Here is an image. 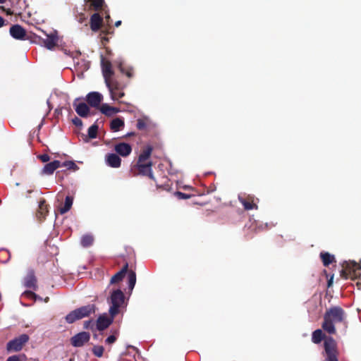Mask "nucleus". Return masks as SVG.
<instances>
[{
	"label": "nucleus",
	"instance_id": "nucleus-1",
	"mask_svg": "<svg viewBox=\"0 0 361 361\" xmlns=\"http://www.w3.org/2000/svg\"><path fill=\"white\" fill-rule=\"evenodd\" d=\"M337 324H341L345 329L347 328V315L341 307L333 306L325 312L322 328L329 334H335L336 333L335 325Z\"/></svg>",
	"mask_w": 361,
	"mask_h": 361
},
{
	"label": "nucleus",
	"instance_id": "nucleus-2",
	"mask_svg": "<svg viewBox=\"0 0 361 361\" xmlns=\"http://www.w3.org/2000/svg\"><path fill=\"white\" fill-rule=\"evenodd\" d=\"M324 339L323 361H338L339 352L336 341L331 336L326 337L322 329H317L312 332V341L318 344Z\"/></svg>",
	"mask_w": 361,
	"mask_h": 361
},
{
	"label": "nucleus",
	"instance_id": "nucleus-3",
	"mask_svg": "<svg viewBox=\"0 0 361 361\" xmlns=\"http://www.w3.org/2000/svg\"><path fill=\"white\" fill-rule=\"evenodd\" d=\"M125 302V295L120 290H114L112 291L110 298L108 299V302L110 305L109 314L112 317H116L120 313V308L123 306Z\"/></svg>",
	"mask_w": 361,
	"mask_h": 361
},
{
	"label": "nucleus",
	"instance_id": "nucleus-4",
	"mask_svg": "<svg viewBox=\"0 0 361 361\" xmlns=\"http://www.w3.org/2000/svg\"><path fill=\"white\" fill-rule=\"evenodd\" d=\"M94 312V305H87L75 309L68 313L65 319L67 323L72 324L77 320L81 319L84 317H89L91 314Z\"/></svg>",
	"mask_w": 361,
	"mask_h": 361
},
{
	"label": "nucleus",
	"instance_id": "nucleus-5",
	"mask_svg": "<svg viewBox=\"0 0 361 361\" xmlns=\"http://www.w3.org/2000/svg\"><path fill=\"white\" fill-rule=\"evenodd\" d=\"M361 267L354 261L344 262L342 264V269L340 275L342 278L347 279H355L360 276Z\"/></svg>",
	"mask_w": 361,
	"mask_h": 361
},
{
	"label": "nucleus",
	"instance_id": "nucleus-6",
	"mask_svg": "<svg viewBox=\"0 0 361 361\" xmlns=\"http://www.w3.org/2000/svg\"><path fill=\"white\" fill-rule=\"evenodd\" d=\"M152 163L147 161L145 163H136L130 169L133 176L139 175L149 177L151 180H155V178L152 173Z\"/></svg>",
	"mask_w": 361,
	"mask_h": 361
},
{
	"label": "nucleus",
	"instance_id": "nucleus-7",
	"mask_svg": "<svg viewBox=\"0 0 361 361\" xmlns=\"http://www.w3.org/2000/svg\"><path fill=\"white\" fill-rule=\"evenodd\" d=\"M28 341V335L25 334H21L7 343V350L14 352L20 351Z\"/></svg>",
	"mask_w": 361,
	"mask_h": 361
},
{
	"label": "nucleus",
	"instance_id": "nucleus-8",
	"mask_svg": "<svg viewBox=\"0 0 361 361\" xmlns=\"http://www.w3.org/2000/svg\"><path fill=\"white\" fill-rule=\"evenodd\" d=\"M101 65L106 85L109 86V82L113 81L111 78L114 75V72L112 70L111 63L109 61H106L103 57H102Z\"/></svg>",
	"mask_w": 361,
	"mask_h": 361
},
{
	"label": "nucleus",
	"instance_id": "nucleus-9",
	"mask_svg": "<svg viewBox=\"0 0 361 361\" xmlns=\"http://www.w3.org/2000/svg\"><path fill=\"white\" fill-rule=\"evenodd\" d=\"M90 334L88 332L82 331L77 334L71 339L72 345L74 347H82L90 341Z\"/></svg>",
	"mask_w": 361,
	"mask_h": 361
},
{
	"label": "nucleus",
	"instance_id": "nucleus-10",
	"mask_svg": "<svg viewBox=\"0 0 361 361\" xmlns=\"http://www.w3.org/2000/svg\"><path fill=\"white\" fill-rule=\"evenodd\" d=\"M107 87L109 88L111 97L114 100H118L125 95V93L120 87V85L116 80L110 82L109 86H107Z\"/></svg>",
	"mask_w": 361,
	"mask_h": 361
},
{
	"label": "nucleus",
	"instance_id": "nucleus-11",
	"mask_svg": "<svg viewBox=\"0 0 361 361\" xmlns=\"http://www.w3.org/2000/svg\"><path fill=\"white\" fill-rule=\"evenodd\" d=\"M49 213V205L44 199H42L39 202L38 209L36 212V218L39 222H42L45 220L46 216Z\"/></svg>",
	"mask_w": 361,
	"mask_h": 361
},
{
	"label": "nucleus",
	"instance_id": "nucleus-12",
	"mask_svg": "<svg viewBox=\"0 0 361 361\" xmlns=\"http://www.w3.org/2000/svg\"><path fill=\"white\" fill-rule=\"evenodd\" d=\"M10 35L12 37L18 40H24L26 37L25 30L20 25H13L10 27Z\"/></svg>",
	"mask_w": 361,
	"mask_h": 361
},
{
	"label": "nucleus",
	"instance_id": "nucleus-13",
	"mask_svg": "<svg viewBox=\"0 0 361 361\" xmlns=\"http://www.w3.org/2000/svg\"><path fill=\"white\" fill-rule=\"evenodd\" d=\"M103 99V96L98 92H92L87 94L86 100L88 104L92 107L97 108Z\"/></svg>",
	"mask_w": 361,
	"mask_h": 361
},
{
	"label": "nucleus",
	"instance_id": "nucleus-14",
	"mask_svg": "<svg viewBox=\"0 0 361 361\" xmlns=\"http://www.w3.org/2000/svg\"><path fill=\"white\" fill-rule=\"evenodd\" d=\"M240 202L243 204L245 210L257 209L258 207L255 202V198L254 196L247 195L246 197H238Z\"/></svg>",
	"mask_w": 361,
	"mask_h": 361
},
{
	"label": "nucleus",
	"instance_id": "nucleus-15",
	"mask_svg": "<svg viewBox=\"0 0 361 361\" xmlns=\"http://www.w3.org/2000/svg\"><path fill=\"white\" fill-rule=\"evenodd\" d=\"M87 5L88 10H93L96 12L105 11L107 7L104 0H84Z\"/></svg>",
	"mask_w": 361,
	"mask_h": 361
},
{
	"label": "nucleus",
	"instance_id": "nucleus-16",
	"mask_svg": "<svg viewBox=\"0 0 361 361\" xmlns=\"http://www.w3.org/2000/svg\"><path fill=\"white\" fill-rule=\"evenodd\" d=\"M115 317H107L106 315H101L97 320V329L99 331H103L108 328L114 322Z\"/></svg>",
	"mask_w": 361,
	"mask_h": 361
},
{
	"label": "nucleus",
	"instance_id": "nucleus-17",
	"mask_svg": "<svg viewBox=\"0 0 361 361\" xmlns=\"http://www.w3.org/2000/svg\"><path fill=\"white\" fill-rule=\"evenodd\" d=\"M103 24V18L98 12L93 13L90 20V28L94 32H97L101 29Z\"/></svg>",
	"mask_w": 361,
	"mask_h": 361
},
{
	"label": "nucleus",
	"instance_id": "nucleus-18",
	"mask_svg": "<svg viewBox=\"0 0 361 361\" xmlns=\"http://www.w3.org/2000/svg\"><path fill=\"white\" fill-rule=\"evenodd\" d=\"M79 98H76L73 102V106L76 113L82 118H87L90 114V108L87 104L82 102L77 104Z\"/></svg>",
	"mask_w": 361,
	"mask_h": 361
},
{
	"label": "nucleus",
	"instance_id": "nucleus-19",
	"mask_svg": "<svg viewBox=\"0 0 361 361\" xmlns=\"http://www.w3.org/2000/svg\"><path fill=\"white\" fill-rule=\"evenodd\" d=\"M114 150L118 155L125 157L131 153L132 147L128 143L120 142L114 146Z\"/></svg>",
	"mask_w": 361,
	"mask_h": 361
},
{
	"label": "nucleus",
	"instance_id": "nucleus-20",
	"mask_svg": "<svg viewBox=\"0 0 361 361\" xmlns=\"http://www.w3.org/2000/svg\"><path fill=\"white\" fill-rule=\"evenodd\" d=\"M153 147L150 145L145 146L142 148L141 153L140 154L137 163H145L150 161L149 159L151 157Z\"/></svg>",
	"mask_w": 361,
	"mask_h": 361
},
{
	"label": "nucleus",
	"instance_id": "nucleus-21",
	"mask_svg": "<svg viewBox=\"0 0 361 361\" xmlns=\"http://www.w3.org/2000/svg\"><path fill=\"white\" fill-rule=\"evenodd\" d=\"M106 161L108 166L112 168H118L121 164V159L116 154H109L106 157Z\"/></svg>",
	"mask_w": 361,
	"mask_h": 361
},
{
	"label": "nucleus",
	"instance_id": "nucleus-22",
	"mask_svg": "<svg viewBox=\"0 0 361 361\" xmlns=\"http://www.w3.org/2000/svg\"><path fill=\"white\" fill-rule=\"evenodd\" d=\"M24 286L26 288H32L33 290L37 289V279L33 271H29L27 274L26 277L25 278Z\"/></svg>",
	"mask_w": 361,
	"mask_h": 361
},
{
	"label": "nucleus",
	"instance_id": "nucleus-23",
	"mask_svg": "<svg viewBox=\"0 0 361 361\" xmlns=\"http://www.w3.org/2000/svg\"><path fill=\"white\" fill-rule=\"evenodd\" d=\"M61 166V161L58 160H54L51 162H49L44 166L42 173L45 175H51L52 174L55 170Z\"/></svg>",
	"mask_w": 361,
	"mask_h": 361
},
{
	"label": "nucleus",
	"instance_id": "nucleus-24",
	"mask_svg": "<svg viewBox=\"0 0 361 361\" xmlns=\"http://www.w3.org/2000/svg\"><path fill=\"white\" fill-rule=\"evenodd\" d=\"M128 271V264L126 263V264L123 267V268L116 274H115L111 279V283H116L119 281H122L125 275Z\"/></svg>",
	"mask_w": 361,
	"mask_h": 361
},
{
	"label": "nucleus",
	"instance_id": "nucleus-25",
	"mask_svg": "<svg viewBox=\"0 0 361 361\" xmlns=\"http://www.w3.org/2000/svg\"><path fill=\"white\" fill-rule=\"evenodd\" d=\"M99 110L106 116H111L120 111L119 109L111 106L107 104H102L99 107Z\"/></svg>",
	"mask_w": 361,
	"mask_h": 361
},
{
	"label": "nucleus",
	"instance_id": "nucleus-26",
	"mask_svg": "<svg viewBox=\"0 0 361 361\" xmlns=\"http://www.w3.org/2000/svg\"><path fill=\"white\" fill-rule=\"evenodd\" d=\"M58 38L54 35H47V38L43 39L44 46L48 49H52L57 45Z\"/></svg>",
	"mask_w": 361,
	"mask_h": 361
},
{
	"label": "nucleus",
	"instance_id": "nucleus-27",
	"mask_svg": "<svg viewBox=\"0 0 361 361\" xmlns=\"http://www.w3.org/2000/svg\"><path fill=\"white\" fill-rule=\"evenodd\" d=\"M118 68L121 73L125 74L128 78H131L133 77L134 70L133 67L126 66L123 62H119Z\"/></svg>",
	"mask_w": 361,
	"mask_h": 361
},
{
	"label": "nucleus",
	"instance_id": "nucleus-28",
	"mask_svg": "<svg viewBox=\"0 0 361 361\" xmlns=\"http://www.w3.org/2000/svg\"><path fill=\"white\" fill-rule=\"evenodd\" d=\"M124 127V121L122 118H116L111 121L110 128L113 132H118Z\"/></svg>",
	"mask_w": 361,
	"mask_h": 361
},
{
	"label": "nucleus",
	"instance_id": "nucleus-29",
	"mask_svg": "<svg viewBox=\"0 0 361 361\" xmlns=\"http://www.w3.org/2000/svg\"><path fill=\"white\" fill-rule=\"evenodd\" d=\"M73 197L69 196V195L66 196L63 205L59 208V212L61 214H66V212H68L71 209V208L73 205Z\"/></svg>",
	"mask_w": 361,
	"mask_h": 361
},
{
	"label": "nucleus",
	"instance_id": "nucleus-30",
	"mask_svg": "<svg viewBox=\"0 0 361 361\" xmlns=\"http://www.w3.org/2000/svg\"><path fill=\"white\" fill-rule=\"evenodd\" d=\"M320 257L324 266L325 267H328L330 264L336 262L334 256L329 254V252H321Z\"/></svg>",
	"mask_w": 361,
	"mask_h": 361
},
{
	"label": "nucleus",
	"instance_id": "nucleus-31",
	"mask_svg": "<svg viewBox=\"0 0 361 361\" xmlns=\"http://www.w3.org/2000/svg\"><path fill=\"white\" fill-rule=\"evenodd\" d=\"M94 238L91 235H85L82 237L80 243L85 247H89L93 243Z\"/></svg>",
	"mask_w": 361,
	"mask_h": 361
},
{
	"label": "nucleus",
	"instance_id": "nucleus-32",
	"mask_svg": "<svg viewBox=\"0 0 361 361\" xmlns=\"http://www.w3.org/2000/svg\"><path fill=\"white\" fill-rule=\"evenodd\" d=\"M128 287L130 290H133L136 283V274L135 272L130 270L128 271Z\"/></svg>",
	"mask_w": 361,
	"mask_h": 361
},
{
	"label": "nucleus",
	"instance_id": "nucleus-33",
	"mask_svg": "<svg viewBox=\"0 0 361 361\" xmlns=\"http://www.w3.org/2000/svg\"><path fill=\"white\" fill-rule=\"evenodd\" d=\"M147 124H148V118H139L137 121L136 127L140 130H144L147 128Z\"/></svg>",
	"mask_w": 361,
	"mask_h": 361
},
{
	"label": "nucleus",
	"instance_id": "nucleus-34",
	"mask_svg": "<svg viewBox=\"0 0 361 361\" xmlns=\"http://www.w3.org/2000/svg\"><path fill=\"white\" fill-rule=\"evenodd\" d=\"M98 131V126L96 124H93L88 129V136L91 139H94L97 137Z\"/></svg>",
	"mask_w": 361,
	"mask_h": 361
},
{
	"label": "nucleus",
	"instance_id": "nucleus-35",
	"mask_svg": "<svg viewBox=\"0 0 361 361\" xmlns=\"http://www.w3.org/2000/svg\"><path fill=\"white\" fill-rule=\"evenodd\" d=\"M92 353L96 357H102V355L104 354V348L102 345H94L92 348Z\"/></svg>",
	"mask_w": 361,
	"mask_h": 361
},
{
	"label": "nucleus",
	"instance_id": "nucleus-36",
	"mask_svg": "<svg viewBox=\"0 0 361 361\" xmlns=\"http://www.w3.org/2000/svg\"><path fill=\"white\" fill-rule=\"evenodd\" d=\"M61 166L66 167L68 169L75 171L78 169V166L73 161H66L61 163Z\"/></svg>",
	"mask_w": 361,
	"mask_h": 361
},
{
	"label": "nucleus",
	"instance_id": "nucleus-37",
	"mask_svg": "<svg viewBox=\"0 0 361 361\" xmlns=\"http://www.w3.org/2000/svg\"><path fill=\"white\" fill-rule=\"evenodd\" d=\"M25 357V355H14L9 356L6 361H23V359Z\"/></svg>",
	"mask_w": 361,
	"mask_h": 361
},
{
	"label": "nucleus",
	"instance_id": "nucleus-38",
	"mask_svg": "<svg viewBox=\"0 0 361 361\" xmlns=\"http://www.w3.org/2000/svg\"><path fill=\"white\" fill-rule=\"evenodd\" d=\"M175 195H176L178 199H182V200L189 199V198H190L192 196H193L192 195H189V194L183 193V192H180V191H177V192H176Z\"/></svg>",
	"mask_w": 361,
	"mask_h": 361
},
{
	"label": "nucleus",
	"instance_id": "nucleus-39",
	"mask_svg": "<svg viewBox=\"0 0 361 361\" xmlns=\"http://www.w3.org/2000/svg\"><path fill=\"white\" fill-rule=\"evenodd\" d=\"M37 157L42 162H47L50 159V157L47 154H40Z\"/></svg>",
	"mask_w": 361,
	"mask_h": 361
},
{
	"label": "nucleus",
	"instance_id": "nucleus-40",
	"mask_svg": "<svg viewBox=\"0 0 361 361\" xmlns=\"http://www.w3.org/2000/svg\"><path fill=\"white\" fill-rule=\"evenodd\" d=\"M72 122L75 126L81 127L82 126V120L76 116L72 119Z\"/></svg>",
	"mask_w": 361,
	"mask_h": 361
},
{
	"label": "nucleus",
	"instance_id": "nucleus-41",
	"mask_svg": "<svg viewBox=\"0 0 361 361\" xmlns=\"http://www.w3.org/2000/svg\"><path fill=\"white\" fill-rule=\"evenodd\" d=\"M116 341V336L115 335L109 336L105 341L107 344H112Z\"/></svg>",
	"mask_w": 361,
	"mask_h": 361
},
{
	"label": "nucleus",
	"instance_id": "nucleus-42",
	"mask_svg": "<svg viewBox=\"0 0 361 361\" xmlns=\"http://www.w3.org/2000/svg\"><path fill=\"white\" fill-rule=\"evenodd\" d=\"M93 326H94V324L92 320H88V321L84 322V328L85 329H92Z\"/></svg>",
	"mask_w": 361,
	"mask_h": 361
},
{
	"label": "nucleus",
	"instance_id": "nucleus-43",
	"mask_svg": "<svg viewBox=\"0 0 361 361\" xmlns=\"http://www.w3.org/2000/svg\"><path fill=\"white\" fill-rule=\"evenodd\" d=\"M87 20V16L85 13H80L78 16V22L82 23L85 20Z\"/></svg>",
	"mask_w": 361,
	"mask_h": 361
},
{
	"label": "nucleus",
	"instance_id": "nucleus-44",
	"mask_svg": "<svg viewBox=\"0 0 361 361\" xmlns=\"http://www.w3.org/2000/svg\"><path fill=\"white\" fill-rule=\"evenodd\" d=\"M102 32L105 35H109V34H112L114 32V31H113L112 28L109 26V27H104L102 30Z\"/></svg>",
	"mask_w": 361,
	"mask_h": 361
},
{
	"label": "nucleus",
	"instance_id": "nucleus-45",
	"mask_svg": "<svg viewBox=\"0 0 361 361\" xmlns=\"http://www.w3.org/2000/svg\"><path fill=\"white\" fill-rule=\"evenodd\" d=\"M24 295L27 296L28 298H36V294L31 290H26L24 292Z\"/></svg>",
	"mask_w": 361,
	"mask_h": 361
},
{
	"label": "nucleus",
	"instance_id": "nucleus-46",
	"mask_svg": "<svg viewBox=\"0 0 361 361\" xmlns=\"http://www.w3.org/2000/svg\"><path fill=\"white\" fill-rule=\"evenodd\" d=\"M105 12V19L108 24L112 22V20L111 19L110 15L107 13L106 11H104Z\"/></svg>",
	"mask_w": 361,
	"mask_h": 361
},
{
	"label": "nucleus",
	"instance_id": "nucleus-47",
	"mask_svg": "<svg viewBox=\"0 0 361 361\" xmlns=\"http://www.w3.org/2000/svg\"><path fill=\"white\" fill-rule=\"evenodd\" d=\"M333 279H334V276L332 275L331 276V278L328 280V282H327V285H328V287H331L333 284Z\"/></svg>",
	"mask_w": 361,
	"mask_h": 361
},
{
	"label": "nucleus",
	"instance_id": "nucleus-48",
	"mask_svg": "<svg viewBox=\"0 0 361 361\" xmlns=\"http://www.w3.org/2000/svg\"><path fill=\"white\" fill-rule=\"evenodd\" d=\"M5 20L0 16V27H3L4 25Z\"/></svg>",
	"mask_w": 361,
	"mask_h": 361
},
{
	"label": "nucleus",
	"instance_id": "nucleus-49",
	"mask_svg": "<svg viewBox=\"0 0 361 361\" xmlns=\"http://www.w3.org/2000/svg\"><path fill=\"white\" fill-rule=\"evenodd\" d=\"M5 12L6 13L7 15H12L13 14V12L9 8L6 9Z\"/></svg>",
	"mask_w": 361,
	"mask_h": 361
},
{
	"label": "nucleus",
	"instance_id": "nucleus-50",
	"mask_svg": "<svg viewBox=\"0 0 361 361\" xmlns=\"http://www.w3.org/2000/svg\"><path fill=\"white\" fill-rule=\"evenodd\" d=\"M121 23H122V22H121V20H118V21H116V22L115 23V26H116V27H118V26H120V25H121Z\"/></svg>",
	"mask_w": 361,
	"mask_h": 361
},
{
	"label": "nucleus",
	"instance_id": "nucleus-51",
	"mask_svg": "<svg viewBox=\"0 0 361 361\" xmlns=\"http://www.w3.org/2000/svg\"><path fill=\"white\" fill-rule=\"evenodd\" d=\"M133 135H135V133H128L126 136V137H130V136H133Z\"/></svg>",
	"mask_w": 361,
	"mask_h": 361
},
{
	"label": "nucleus",
	"instance_id": "nucleus-52",
	"mask_svg": "<svg viewBox=\"0 0 361 361\" xmlns=\"http://www.w3.org/2000/svg\"><path fill=\"white\" fill-rule=\"evenodd\" d=\"M0 9L2 10L3 11H6V8L2 6H0Z\"/></svg>",
	"mask_w": 361,
	"mask_h": 361
},
{
	"label": "nucleus",
	"instance_id": "nucleus-53",
	"mask_svg": "<svg viewBox=\"0 0 361 361\" xmlns=\"http://www.w3.org/2000/svg\"><path fill=\"white\" fill-rule=\"evenodd\" d=\"M7 0H0V4H4L6 1Z\"/></svg>",
	"mask_w": 361,
	"mask_h": 361
}]
</instances>
